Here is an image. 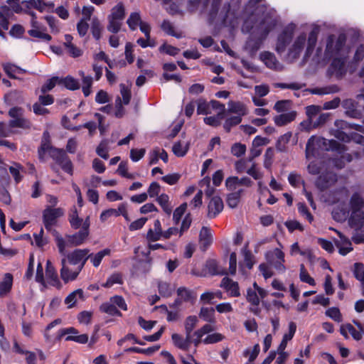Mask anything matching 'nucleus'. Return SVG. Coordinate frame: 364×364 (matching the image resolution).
<instances>
[{
  "label": "nucleus",
  "mask_w": 364,
  "mask_h": 364,
  "mask_svg": "<svg viewBox=\"0 0 364 364\" xmlns=\"http://www.w3.org/2000/svg\"><path fill=\"white\" fill-rule=\"evenodd\" d=\"M277 24V19L269 14H265L257 25L255 24V32L257 33L258 36L248 38L245 44V49L250 56H254L257 53L263 41L267 38L269 33L275 28Z\"/></svg>",
  "instance_id": "nucleus-1"
},
{
  "label": "nucleus",
  "mask_w": 364,
  "mask_h": 364,
  "mask_svg": "<svg viewBox=\"0 0 364 364\" xmlns=\"http://www.w3.org/2000/svg\"><path fill=\"white\" fill-rule=\"evenodd\" d=\"M350 215L348 224L356 230L360 229L364 223V199L358 193H355L349 201Z\"/></svg>",
  "instance_id": "nucleus-2"
},
{
  "label": "nucleus",
  "mask_w": 364,
  "mask_h": 364,
  "mask_svg": "<svg viewBox=\"0 0 364 364\" xmlns=\"http://www.w3.org/2000/svg\"><path fill=\"white\" fill-rule=\"evenodd\" d=\"M262 1V0H249L245 5L242 11V15L247 16L244 18L242 26V31L243 33H249L254 29L255 24H256L257 21L255 11L257 4Z\"/></svg>",
  "instance_id": "nucleus-3"
},
{
  "label": "nucleus",
  "mask_w": 364,
  "mask_h": 364,
  "mask_svg": "<svg viewBox=\"0 0 364 364\" xmlns=\"http://www.w3.org/2000/svg\"><path fill=\"white\" fill-rule=\"evenodd\" d=\"M347 37L345 33H340L336 39L335 36L331 34L326 39L325 55L326 58H331L338 55L346 45Z\"/></svg>",
  "instance_id": "nucleus-4"
},
{
  "label": "nucleus",
  "mask_w": 364,
  "mask_h": 364,
  "mask_svg": "<svg viewBox=\"0 0 364 364\" xmlns=\"http://www.w3.org/2000/svg\"><path fill=\"white\" fill-rule=\"evenodd\" d=\"M9 115L12 119L9 122L10 128H21L30 129L32 127L31 121L23 117V109L20 107H14L9 111Z\"/></svg>",
  "instance_id": "nucleus-5"
},
{
  "label": "nucleus",
  "mask_w": 364,
  "mask_h": 364,
  "mask_svg": "<svg viewBox=\"0 0 364 364\" xmlns=\"http://www.w3.org/2000/svg\"><path fill=\"white\" fill-rule=\"evenodd\" d=\"M267 262L278 272L284 273L287 268L284 265V252L279 248H274L265 253Z\"/></svg>",
  "instance_id": "nucleus-6"
},
{
  "label": "nucleus",
  "mask_w": 364,
  "mask_h": 364,
  "mask_svg": "<svg viewBox=\"0 0 364 364\" xmlns=\"http://www.w3.org/2000/svg\"><path fill=\"white\" fill-rule=\"evenodd\" d=\"M295 28V24L289 23L278 35L276 43V51L278 53H282L286 50L287 46L292 41Z\"/></svg>",
  "instance_id": "nucleus-7"
},
{
  "label": "nucleus",
  "mask_w": 364,
  "mask_h": 364,
  "mask_svg": "<svg viewBox=\"0 0 364 364\" xmlns=\"http://www.w3.org/2000/svg\"><path fill=\"white\" fill-rule=\"evenodd\" d=\"M336 129L332 130V134L338 140L343 142H350V134L346 133L343 129L351 128L357 131H361L363 126L355 124H349L344 120H336L335 122Z\"/></svg>",
  "instance_id": "nucleus-8"
},
{
  "label": "nucleus",
  "mask_w": 364,
  "mask_h": 364,
  "mask_svg": "<svg viewBox=\"0 0 364 364\" xmlns=\"http://www.w3.org/2000/svg\"><path fill=\"white\" fill-rule=\"evenodd\" d=\"M50 156L61 166L63 170L68 173L73 172V164L65 150L51 147L49 151Z\"/></svg>",
  "instance_id": "nucleus-9"
},
{
  "label": "nucleus",
  "mask_w": 364,
  "mask_h": 364,
  "mask_svg": "<svg viewBox=\"0 0 364 364\" xmlns=\"http://www.w3.org/2000/svg\"><path fill=\"white\" fill-rule=\"evenodd\" d=\"M63 214L64 211L61 208H53L47 206L43 211V222L46 230H51V227L57 223L58 219Z\"/></svg>",
  "instance_id": "nucleus-10"
},
{
  "label": "nucleus",
  "mask_w": 364,
  "mask_h": 364,
  "mask_svg": "<svg viewBox=\"0 0 364 364\" xmlns=\"http://www.w3.org/2000/svg\"><path fill=\"white\" fill-rule=\"evenodd\" d=\"M221 24L223 26L233 27L238 19V14L235 9H232L229 2L225 3L220 12Z\"/></svg>",
  "instance_id": "nucleus-11"
},
{
  "label": "nucleus",
  "mask_w": 364,
  "mask_h": 364,
  "mask_svg": "<svg viewBox=\"0 0 364 364\" xmlns=\"http://www.w3.org/2000/svg\"><path fill=\"white\" fill-rule=\"evenodd\" d=\"M346 63V56L334 58L329 65L328 72L334 75L337 79L343 78L347 73Z\"/></svg>",
  "instance_id": "nucleus-12"
},
{
  "label": "nucleus",
  "mask_w": 364,
  "mask_h": 364,
  "mask_svg": "<svg viewBox=\"0 0 364 364\" xmlns=\"http://www.w3.org/2000/svg\"><path fill=\"white\" fill-rule=\"evenodd\" d=\"M240 184L225 183L228 189L233 191L228 195L226 200L228 205L231 208L237 207L240 202L241 193L243 192V189L240 186Z\"/></svg>",
  "instance_id": "nucleus-13"
},
{
  "label": "nucleus",
  "mask_w": 364,
  "mask_h": 364,
  "mask_svg": "<svg viewBox=\"0 0 364 364\" xmlns=\"http://www.w3.org/2000/svg\"><path fill=\"white\" fill-rule=\"evenodd\" d=\"M91 255H90L87 257H86L84 259V261L81 262V264L79 265L77 269L74 272L70 271L69 268L65 266V259H63L61 260L63 267L60 269V277L65 283H68L69 281L75 280L77 277L79 273L83 268L87 259H88V257H91Z\"/></svg>",
  "instance_id": "nucleus-14"
},
{
  "label": "nucleus",
  "mask_w": 364,
  "mask_h": 364,
  "mask_svg": "<svg viewBox=\"0 0 364 364\" xmlns=\"http://www.w3.org/2000/svg\"><path fill=\"white\" fill-rule=\"evenodd\" d=\"M306 41V36L304 33H301L294 43L289 49L288 55L293 60H296L299 58L301 53L302 52L304 45Z\"/></svg>",
  "instance_id": "nucleus-15"
},
{
  "label": "nucleus",
  "mask_w": 364,
  "mask_h": 364,
  "mask_svg": "<svg viewBox=\"0 0 364 364\" xmlns=\"http://www.w3.org/2000/svg\"><path fill=\"white\" fill-rule=\"evenodd\" d=\"M200 250L205 252L212 245L213 236L209 228L203 226L199 233Z\"/></svg>",
  "instance_id": "nucleus-16"
},
{
  "label": "nucleus",
  "mask_w": 364,
  "mask_h": 364,
  "mask_svg": "<svg viewBox=\"0 0 364 364\" xmlns=\"http://www.w3.org/2000/svg\"><path fill=\"white\" fill-rule=\"evenodd\" d=\"M223 202L218 196H213L210 198L208 204V217L213 218L223 210Z\"/></svg>",
  "instance_id": "nucleus-17"
},
{
  "label": "nucleus",
  "mask_w": 364,
  "mask_h": 364,
  "mask_svg": "<svg viewBox=\"0 0 364 364\" xmlns=\"http://www.w3.org/2000/svg\"><path fill=\"white\" fill-rule=\"evenodd\" d=\"M318 33V28H314L309 33L307 39V47L303 58V61H307L312 55L317 43Z\"/></svg>",
  "instance_id": "nucleus-18"
},
{
  "label": "nucleus",
  "mask_w": 364,
  "mask_h": 364,
  "mask_svg": "<svg viewBox=\"0 0 364 364\" xmlns=\"http://www.w3.org/2000/svg\"><path fill=\"white\" fill-rule=\"evenodd\" d=\"M333 230L338 234L339 240L335 241L336 247L338 248L339 253L345 256L353 250L352 244L350 240L344 236L341 232L334 230Z\"/></svg>",
  "instance_id": "nucleus-19"
},
{
  "label": "nucleus",
  "mask_w": 364,
  "mask_h": 364,
  "mask_svg": "<svg viewBox=\"0 0 364 364\" xmlns=\"http://www.w3.org/2000/svg\"><path fill=\"white\" fill-rule=\"evenodd\" d=\"M350 215L349 208L345 204H339L332 211L333 218L340 223L349 220Z\"/></svg>",
  "instance_id": "nucleus-20"
},
{
  "label": "nucleus",
  "mask_w": 364,
  "mask_h": 364,
  "mask_svg": "<svg viewBox=\"0 0 364 364\" xmlns=\"http://www.w3.org/2000/svg\"><path fill=\"white\" fill-rule=\"evenodd\" d=\"M220 287L223 288L231 296L237 297L240 295L238 283L227 277L222 279Z\"/></svg>",
  "instance_id": "nucleus-21"
},
{
  "label": "nucleus",
  "mask_w": 364,
  "mask_h": 364,
  "mask_svg": "<svg viewBox=\"0 0 364 364\" xmlns=\"http://www.w3.org/2000/svg\"><path fill=\"white\" fill-rule=\"evenodd\" d=\"M89 251L90 250L88 249L75 250L73 252L68 255L67 257L68 262L73 265L77 264L80 262H82L84 259L90 255H88Z\"/></svg>",
  "instance_id": "nucleus-22"
},
{
  "label": "nucleus",
  "mask_w": 364,
  "mask_h": 364,
  "mask_svg": "<svg viewBox=\"0 0 364 364\" xmlns=\"http://www.w3.org/2000/svg\"><path fill=\"white\" fill-rule=\"evenodd\" d=\"M88 236L89 235L86 232L80 230L73 235H66L65 237L68 245L74 247L83 244Z\"/></svg>",
  "instance_id": "nucleus-23"
},
{
  "label": "nucleus",
  "mask_w": 364,
  "mask_h": 364,
  "mask_svg": "<svg viewBox=\"0 0 364 364\" xmlns=\"http://www.w3.org/2000/svg\"><path fill=\"white\" fill-rule=\"evenodd\" d=\"M296 111L281 114L274 117V122L277 126L283 127L293 122L296 119Z\"/></svg>",
  "instance_id": "nucleus-24"
},
{
  "label": "nucleus",
  "mask_w": 364,
  "mask_h": 364,
  "mask_svg": "<svg viewBox=\"0 0 364 364\" xmlns=\"http://www.w3.org/2000/svg\"><path fill=\"white\" fill-rule=\"evenodd\" d=\"M163 230L159 220H156L154 224V229L150 228L146 233V240L149 242H155L161 239Z\"/></svg>",
  "instance_id": "nucleus-25"
},
{
  "label": "nucleus",
  "mask_w": 364,
  "mask_h": 364,
  "mask_svg": "<svg viewBox=\"0 0 364 364\" xmlns=\"http://www.w3.org/2000/svg\"><path fill=\"white\" fill-rule=\"evenodd\" d=\"M228 113L236 114V116H240L242 118L243 116L247 114L246 106L240 102L230 101L228 102Z\"/></svg>",
  "instance_id": "nucleus-26"
},
{
  "label": "nucleus",
  "mask_w": 364,
  "mask_h": 364,
  "mask_svg": "<svg viewBox=\"0 0 364 364\" xmlns=\"http://www.w3.org/2000/svg\"><path fill=\"white\" fill-rule=\"evenodd\" d=\"M46 275L47 278L50 280V284L52 286H58L59 287H60V283L55 267L49 260H48L46 262Z\"/></svg>",
  "instance_id": "nucleus-27"
},
{
  "label": "nucleus",
  "mask_w": 364,
  "mask_h": 364,
  "mask_svg": "<svg viewBox=\"0 0 364 364\" xmlns=\"http://www.w3.org/2000/svg\"><path fill=\"white\" fill-rule=\"evenodd\" d=\"M214 330V326L210 323L209 324L204 325L200 329L193 332V336L192 338L195 346H197L201 342V338L204 335L209 333Z\"/></svg>",
  "instance_id": "nucleus-28"
},
{
  "label": "nucleus",
  "mask_w": 364,
  "mask_h": 364,
  "mask_svg": "<svg viewBox=\"0 0 364 364\" xmlns=\"http://www.w3.org/2000/svg\"><path fill=\"white\" fill-rule=\"evenodd\" d=\"M198 322V318L196 316H190L186 318V341L187 343H193V333H192V330L195 327L196 324Z\"/></svg>",
  "instance_id": "nucleus-29"
},
{
  "label": "nucleus",
  "mask_w": 364,
  "mask_h": 364,
  "mask_svg": "<svg viewBox=\"0 0 364 364\" xmlns=\"http://www.w3.org/2000/svg\"><path fill=\"white\" fill-rule=\"evenodd\" d=\"M260 60L270 69H275L278 61L275 55L269 51H264L259 55Z\"/></svg>",
  "instance_id": "nucleus-30"
},
{
  "label": "nucleus",
  "mask_w": 364,
  "mask_h": 364,
  "mask_svg": "<svg viewBox=\"0 0 364 364\" xmlns=\"http://www.w3.org/2000/svg\"><path fill=\"white\" fill-rule=\"evenodd\" d=\"M13 284V275L11 273L4 274L2 282H0V296H4L11 289Z\"/></svg>",
  "instance_id": "nucleus-31"
},
{
  "label": "nucleus",
  "mask_w": 364,
  "mask_h": 364,
  "mask_svg": "<svg viewBox=\"0 0 364 364\" xmlns=\"http://www.w3.org/2000/svg\"><path fill=\"white\" fill-rule=\"evenodd\" d=\"M202 197L203 191H198L194 197L189 202L188 205L186 203H183V213L186 212V208L188 206L192 210H198V208L202 205Z\"/></svg>",
  "instance_id": "nucleus-32"
},
{
  "label": "nucleus",
  "mask_w": 364,
  "mask_h": 364,
  "mask_svg": "<svg viewBox=\"0 0 364 364\" xmlns=\"http://www.w3.org/2000/svg\"><path fill=\"white\" fill-rule=\"evenodd\" d=\"M206 268L211 275H225L227 272L225 269L219 267L218 262L215 259H209L206 262Z\"/></svg>",
  "instance_id": "nucleus-33"
},
{
  "label": "nucleus",
  "mask_w": 364,
  "mask_h": 364,
  "mask_svg": "<svg viewBox=\"0 0 364 364\" xmlns=\"http://www.w3.org/2000/svg\"><path fill=\"white\" fill-rule=\"evenodd\" d=\"M199 316L205 321L215 323V309L213 307H202Z\"/></svg>",
  "instance_id": "nucleus-34"
},
{
  "label": "nucleus",
  "mask_w": 364,
  "mask_h": 364,
  "mask_svg": "<svg viewBox=\"0 0 364 364\" xmlns=\"http://www.w3.org/2000/svg\"><path fill=\"white\" fill-rule=\"evenodd\" d=\"M84 300V292L81 289H78L70 293L65 299V303L68 304V308L74 306L77 301V298Z\"/></svg>",
  "instance_id": "nucleus-35"
},
{
  "label": "nucleus",
  "mask_w": 364,
  "mask_h": 364,
  "mask_svg": "<svg viewBox=\"0 0 364 364\" xmlns=\"http://www.w3.org/2000/svg\"><path fill=\"white\" fill-rule=\"evenodd\" d=\"M72 212L68 215V221L73 229L77 230L81 227L82 219L78 216L76 208L74 206L71 210Z\"/></svg>",
  "instance_id": "nucleus-36"
},
{
  "label": "nucleus",
  "mask_w": 364,
  "mask_h": 364,
  "mask_svg": "<svg viewBox=\"0 0 364 364\" xmlns=\"http://www.w3.org/2000/svg\"><path fill=\"white\" fill-rule=\"evenodd\" d=\"M48 232H50L53 237H55V240L56 242V245L58 248V251L61 255H65V246L66 242L65 240L62 237L60 234L55 230L53 229V227H51V230H48Z\"/></svg>",
  "instance_id": "nucleus-37"
},
{
  "label": "nucleus",
  "mask_w": 364,
  "mask_h": 364,
  "mask_svg": "<svg viewBox=\"0 0 364 364\" xmlns=\"http://www.w3.org/2000/svg\"><path fill=\"white\" fill-rule=\"evenodd\" d=\"M79 75L82 77V92L85 97H88L91 93V86L92 85V78L91 76H86L83 71H80Z\"/></svg>",
  "instance_id": "nucleus-38"
},
{
  "label": "nucleus",
  "mask_w": 364,
  "mask_h": 364,
  "mask_svg": "<svg viewBox=\"0 0 364 364\" xmlns=\"http://www.w3.org/2000/svg\"><path fill=\"white\" fill-rule=\"evenodd\" d=\"M60 85H63L67 89L70 90H76L80 88L78 81L71 76L60 78Z\"/></svg>",
  "instance_id": "nucleus-39"
},
{
  "label": "nucleus",
  "mask_w": 364,
  "mask_h": 364,
  "mask_svg": "<svg viewBox=\"0 0 364 364\" xmlns=\"http://www.w3.org/2000/svg\"><path fill=\"white\" fill-rule=\"evenodd\" d=\"M117 173L129 180H134L136 178L137 173H128V162L127 161H122L118 166Z\"/></svg>",
  "instance_id": "nucleus-40"
},
{
  "label": "nucleus",
  "mask_w": 364,
  "mask_h": 364,
  "mask_svg": "<svg viewBox=\"0 0 364 364\" xmlns=\"http://www.w3.org/2000/svg\"><path fill=\"white\" fill-rule=\"evenodd\" d=\"M125 16L124 7L122 4L119 3L112 9V13L108 17L122 21Z\"/></svg>",
  "instance_id": "nucleus-41"
},
{
  "label": "nucleus",
  "mask_w": 364,
  "mask_h": 364,
  "mask_svg": "<svg viewBox=\"0 0 364 364\" xmlns=\"http://www.w3.org/2000/svg\"><path fill=\"white\" fill-rule=\"evenodd\" d=\"M197 107V114L207 115L210 113V102H208L205 100L200 98L196 100Z\"/></svg>",
  "instance_id": "nucleus-42"
},
{
  "label": "nucleus",
  "mask_w": 364,
  "mask_h": 364,
  "mask_svg": "<svg viewBox=\"0 0 364 364\" xmlns=\"http://www.w3.org/2000/svg\"><path fill=\"white\" fill-rule=\"evenodd\" d=\"M159 348H160V346L156 345V346L149 347L148 348H140L138 347H131V348L126 349L124 351L125 352H134V353H142V354L151 355L154 353L159 350Z\"/></svg>",
  "instance_id": "nucleus-43"
},
{
  "label": "nucleus",
  "mask_w": 364,
  "mask_h": 364,
  "mask_svg": "<svg viewBox=\"0 0 364 364\" xmlns=\"http://www.w3.org/2000/svg\"><path fill=\"white\" fill-rule=\"evenodd\" d=\"M242 117L240 116H232L225 119L223 124V128L227 133L231 131L233 127H235L241 123Z\"/></svg>",
  "instance_id": "nucleus-44"
},
{
  "label": "nucleus",
  "mask_w": 364,
  "mask_h": 364,
  "mask_svg": "<svg viewBox=\"0 0 364 364\" xmlns=\"http://www.w3.org/2000/svg\"><path fill=\"white\" fill-rule=\"evenodd\" d=\"M102 26L100 21L97 17H93L91 22V32L93 37L97 40H100L101 38V31Z\"/></svg>",
  "instance_id": "nucleus-45"
},
{
  "label": "nucleus",
  "mask_w": 364,
  "mask_h": 364,
  "mask_svg": "<svg viewBox=\"0 0 364 364\" xmlns=\"http://www.w3.org/2000/svg\"><path fill=\"white\" fill-rule=\"evenodd\" d=\"M158 289L160 295L163 297L170 296L174 289L167 282L159 281L158 282Z\"/></svg>",
  "instance_id": "nucleus-46"
},
{
  "label": "nucleus",
  "mask_w": 364,
  "mask_h": 364,
  "mask_svg": "<svg viewBox=\"0 0 364 364\" xmlns=\"http://www.w3.org/2000/svg\"><path fill=\"white\" fill-rule=\"evenodd\" d=\"M57 84L60 85V77H52L41 87V92L42 94H46L49 91L52 90Z\"/></svg>",
  "instance_id": "nucleus-47"
},
{
  "label": "nucleus",
  "mask_w": 364,
  "mask_h": 364,
  "mask_svg": "<svg viewBox=\"0 0 364 364\" xmlns=\"http://www.w3.org/2000/svg\"><path fill=\"white\" fill-rule=\"evenodd\" d=\"M100 309L101 311L108 314L111 316H121V312L112 303H103Z\"/></svg>",
  "instance_id": "nucleus-48"
},
{
  "label": "nucleus",
  "mask_w": 364,
  "mask_h": 364,
  "mask_svg": "<svg viewBox=\"0 0 364 364\" xmlns=\"http://www.w3.org/2000/svg\"><path fill=\"white\" fill-rule=\"evenodd\" d=\"M326 149L336 151L338 154H343L348 149L346 145L341 144L334 139H331L328 141V146L326 147Z\"/></svg>",
  "instance_id": "nucleus-49"
},
{
  "label": "nucleus",
  "mask_w": 364,
  "mask_h": 364,
  "mask_svg": "<svg viewBox=\"0 0 364 364\" xmlns=\"http://www.w3.org/2000/svg\"><path fill=\"white\" fill-rule=\"evenodd\" d=\"M4 72L6 73V75L10 77L13 79H16V77L14 75V73L18 70L21 73H26V70L23 69H21V68L11 64V63H6L4 64L3 66Z\"/></svg>",
  "instance_id": "nucleus-50"
},
{
  "label": "nucleus",
  "mask_w": 364,
  "mask_h": 364,
  "mask_svg": "<svg viewBox=\"0 0 364 364\" xmlns=\"http://www.w3.org/2000/svg\"><path fill=\"white\" fill-rule=\"evenodd\" d=\"M140 22L142 21H141L140 14L138 12L132 13L127 21V23L132 31L136 30L137 26L140 25Z\"/></svg>",
  "instance_id": "nucleus-51"
},
{
  "label": "nucleus",
  "mask_w": 364,
  "mask_h": 364,
  "mask_svg": "<svg viewBox=\"0 0 364 364\" xmlns=\"http://www.w3.org/2000/svg\"><path fill=\"white\" fill-rule=\"evenodd\" d=\"M123 283L122 275L120 273H114L109 277L107 282L102 284L105 288H109L115 284H122Z\"/></svg>",
  "instance_id": "nucleus-52"
},
{
  "label": "nucleus",
  "mask_w": 364,
  "mask_h": 364,
  "mask_svg": "<svg viewBox=\"0 0 364 364\" xmlns=\"http://www.w3.org/2000/svg\"><path fill=\"white\" fill-rule=\"evenodd\" d=\"M315 137L314 136H311L306 143V156L307 159H309L311 157H314L317 150L315 146Z\"/></svg>",
  "instance_id": "nucleus-53"
},
{
  "label": "nucleus",
  "mask_w": 364,
  "mask_h": 364,
  "mask_svg": "<svg viewBox=\"0 0 364 364\" xmlns=\"http://www.w3.org/2000/svg\"><path fill=\"white\" fill-rule=\"evenodd\" d=\"M23 166L18 163H14L12 166H9L10 173L13 176L16 182H18L22 180L21 172L23 171Z\"/></svg>",
  "instance_id": "nucleus-54"
},
{
  "label": "nucleus",
  "mask_w": 364,
  "mask_h": 364,
  "mask_svg": "<svg viewBox=\"0 0 364 364\" xmlns=\"http://www.w3.org/2000/svg\"><path fill=\"white\" fill-rule=\"evenodd\" d=\"M110 252L111 251L109 249L106 248L102 251L98 252L94 257H92V255L89 258L91 259V262H92L93 266L97 267L100 264L103 257L106 255H109Z\"/></svg>",
  "instance_id": "nucleus-55"
},
{
  "label": "nucleus",
  "mask_w": 364,
  "mask_h": 364,
  "mask_svg": "<svg viewBox=\"0 0 364 364\" xmlns=\"http://www.w3.org/2000/svg\"><path fill=\"white\" fill-rule=\"evenodd\" d=\"M241 253L244 257V262L248 269H252L254 265L253 255L251 252L247 250V245H246L241 250Z\"/></svg>",
  "instance_id": "nucleus-56"
},
{
  "label": "nucleus",
  "mask_w": 364,
  "mask_h": 364,
  "mask_svg": "<svg viewBox=\"0 0 364 364\" xmlns=\"http://www.w3.org/2000/svg\"><path fill=\"white\" fill-rule=\"evenodd\" d=\"M299 278L301 282L307 283L311 286L316 285L315 280L309 274L304 264L300 265Z\"/></svg>",
  "instance_id": "nucleus-57"
},
{
  "label": "nucleus",
  "mask_w": 364,
  "mask_h": 364,
  "mask_svg": "<svg viewBox=\"0 0 364 364\" xmlns=\"http://www.w3.org/2000/svg\"><path fill=\"white\" fill-rule=\"evenodd\" d=\"M353 273L354 277L359 282L364 281V265L360 262H355L353 264Z\"/></svg>",
  "instance_id": "nucleus-58"
},
{
  "label": "nucleus",
  "mask_w": 364,
  "mask_h": 364,
  "mask_svg": "<svg viewBox=\"0 0 364 364\" xmlns=\"http://www.w3.org/2000/svg\"><path fill=\"white\" fill-rule=\"evenodd\" d=\"M161 29L168 35L174 36L177 38H181V34L175 32L174 28L171 23L167 20H164L161 23Z\"/></svg>",
  "instance_id": "nucleus-59"
},
{
  "label": "nucleus",
  "mask_w": 364,
  "mask_h": 364,
  "mask_svg": "<svg viewBox=\"0 0 364 364\" xmlns=\"http://www.w3.org/2000/svg\"><path fill=\"white\" fill-rule=\"evenodd\" d=\"M326 315L336 322L342 321V315L338 308L331 307L326 311Z\"/></svg>",
  "instance_id": "nucleus-60"
},
{
  "label": "nucleus",
  "mask_w": 364,
  "mask_h": 364,
  "mask_svg": "<svg viewBox=\"0 0 364 364\" xmlns=\"http://www.w3.org/2000/svg\"><path fill=\"white\" fill-rule=\"evenodd\" d=\"M224 339V336L219 333H213L208 335L203 340H201L205 344H213L218 343Z\"/></svg>",
  "instance_id": "nucleus-61"
},
{
  "label": "nucleus",
  "mask_w": 364,
  "mask_h": 364,
  "mask_svg": "<svg viewBox=\"0 0 364 364\" xmlns=\"http://www.w3.org/2000/svg\"><path fill=\"white\" fill-rule=\"evenodd\" d=\"M291 135H292L291 132H288L285 133L284 134L282 135L279 138V139L277 141V144H276V147L279 151H282L284 149V145L289 141V140L291 137Z\"/></svg>",
  "instance_id": "nucleus-62"
},
{
  "label": "nucleus",
  "mask_w": 364,
  "mask_h": 364,
  "mask_svg": "<svg viewBox=\"0 0 364 364\" xmlns=\"http://www.w3.org/2000/svg\"><path fill=\"white\" fill-rule=\"evenodd\" d=\"M246 299L248 302L254 306H257L259 304V298L258 296L257 292L252 289L249 288L247 290Z\"/></svg>",
  "instance_id": "nucleus-63"
},
{
  "label": "nucleus",
  "mask_w": 364,
  "mask_h": 364,
  "mask_svg": "<svg viewBox=\"0 0 364 364\" xmlns=\"http://www.w3.org/2000/svg\"><path fill=\"white\" fill-rule=\"evenodd\" d=\"M96 152L97 155L102 159H107L109 158L108 142L106 141H102L97 147Z\"/></svg>",
  "instance_id": "nucleus-64"
}]
</instances>
